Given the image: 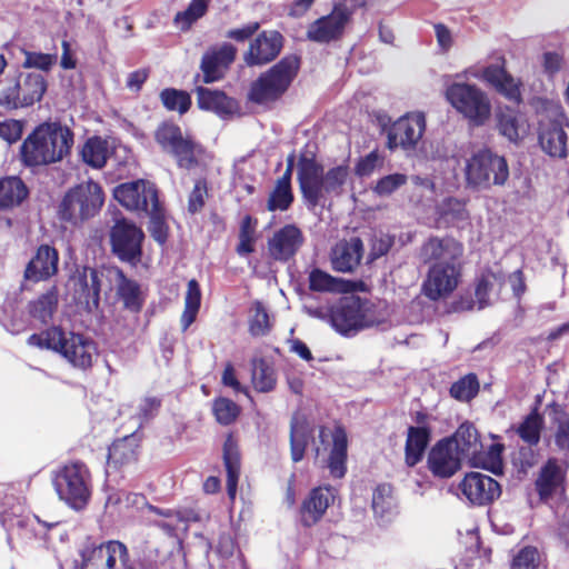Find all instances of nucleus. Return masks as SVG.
<instances>
[{
  "label": "nucleus",
  "instance_id": "1",
  "mask_svg": "<svg viewBox=\"0 0 569 569\" xmlns=\"http://www.w3.org/2000/svg\"><path fill=\"white\" fill-rule=\"evenodd\" d=\"M27 342L30 347L51 350L60 355L69 365L79 370L89 369L97 357V346L91 338L64 330L60 326H52L40 333H33Z\"/></svg>",
  "mask_w": 569,
  "mask_h": 569
},
{
  "label": "nucleus",
  "instance_id": "2",
  "mask_svg": "<svg viewBox=\"0 0 569 569\" xmlns=\"http://www.w3.org/2000/svg\"><path fill=\"white\" fill-rule=\"evenodd\" d=\"M73 143L72 131L58 122L39 124L23 141L21 156L28 166H44L61 161Z\"/></svg>",
  "mask_w": 569,
  "mask_h": 569
},
{
  "label": "nucleus",
  "instance_id": "3",
  "mask_svg": "<svg viewBox=\"0 0 569 569\" xmlns=\"http://www.w3.org/2000/svg\"><path fill=\"white\" fill-rule=\"evenodd\" d=\"M463 174L469 189L481 191L502 187L509 179V166L505 157L481 148L465 160Z\"/></svg>",
  "mask_w": 569,
  "mask_h": 569
},
{
  "label": "nucleus",
  "instance_id": "4",
  "mask_svg": "<svg viewBox=\"0 0 569 569\" xmlns=\"http://www.w3.org/2000/svg\"><path fill=\"white\" fill-rule=\"evenodd\" d=\"M542 104L546 113L538 121V144L550 158L566 159L569 157V120L557 102L545 100Z\"/></svg>",
  "mask_w": 569,
  "mask_h": 569
},
{
  "label": "nucleus",
  "instance_id": "5",
  "mask_svg": "<svg viewBox=\"0 0 569 569\" xmlns=\"http://www.w3.org/2000/svg\"><path fill=\"white\" fill-rule=\"evenodd\" d=\"M330 323L341 335H353L359 330L378 326L383 321L376 306L359 297H346L330 310Z\"/></svg>",
  "mask_w": 569,
  "mask_h": 569
},
{
  "label": "nucleus",
  "instance_id": "6",
  "mask_svg": "<svg viewBox=\"0 0 569 569\" xmlns=\"http://www.w3.org/2000/svg\"><path fill=\"white\" fill-rule=\"evenodd\" d=\"M446 98L473 126H483L491 116L487 92L475 83L455 81L447 87Z\"/></svg>",
  "mask_w": 569,
  "mask_h": 569
},
{
  "label": "nucleus",
  "instance_id": "7",
  "mask_svg": "<svg viewBox=\"0 0 569 569\" xmlns=\"http://www.w3.org/2000/svg\"><path fill=\"white\" fill-rule=\"evenodd\" d=\"M104 201L101 187L94 181L80 183L69 190L59 206L61 220L77 224L94 216Z\"/></svg>",
  "mask_w": 569,
  "mask_h": 569
},
{
  "label": "nucleus",
  "instance_id": "8",
  "mask_svg": "<svg viewBox=\"0 0 569 569\" xmlns=\"http://www.w3.org/2000/svg\"><path fill=\"white\" fill-rule=\"evenodd\" d=\"M59 498L74 509L83 508L90 498V475L81 462L61 468L53 478Z\"/></svg>",
  "mask_w": 569,
  "mask_h": 569
},
{
  "label": "nucleus",
  "instance_id": "9",
  "mask_svg": "<svg viewBox=\"0 0 569 569\" xmlns=\"http://www.w3.org/2000/svg\"><path fill=\"white\" fill-rule=\"evenodd\" d=\"M299 60L286 57L262 74L250 90V99L258 103L268 102L280 97L297 74Z\"/></svg>",
  "mask_w": 569,
  "mask_h": 569
},
{
  "label": "nucleus",
  "instance_id": "10",
  "mask_svg": "<svg viewBox=\"0 0 569 569\" xmlns=\"http://www.w3.org/2000/svg\"><path fill=\"white\" fill-rule=\"evenodd\" d=\"M47 90L44 77L38 72H21L0 90V106L12 110L32 106Z\"/></svg>",
  "mask_w": 569,
  "mask_h": 569
},
{
  "label": "nucleus",
  "instance_id": "11",
  "mask_svg": "<svg viewBox=\"0 0 569 569\" xmlns=\"http://www.w3.org/2000/svg\"><path fill=\"white\" fill-rule=\"evenodd\" d=\"M113 196L124 208L134 211H144L158 224L161 218V207L158 192L153 183L137 180L118 186Z\"/></svg>",
  "mask_w": 569,
  "mask_h": 569
},
{
  "label": "nucleus",
  "instance_id": "12",
  "mask_svg": "<svg viewBox=\"0 0 569 569\" xmlns=\"http://www.w3.org/2000/svg\"><path fill=\"white\" fill-rule=\"evenodd\" d=\"M156 140L163 150L174 156L179 167L190 169L198 163L201 147L189 137H184L178 126L161 124L156 131Z\"/></svg>",
  "mask_w": 569,
  "mask_h": 569
},
{
  "label": "nucleus",
  "instance_id": "13",
  "mask_svg": "<svg viewBox=\"0 0 569 569\" xmlns=\"http://www.w3.org/2000/svg\"><path fill=\"white\" fill-rule=\"evenodd\" d=\"M356 9L351 3L339 1L328 16L317 19L308 27V39L326 43L340 38Z\"/></svg>",
  "mask_w": 569,
  "mask_h": 569
},
{
  "label": "nucleus",
  "instance_id": "14",
  "mask_svg": "<svg viewBox=\"0 0 569 569\" xmlns=\"http://www.w3.org/2000/svg\"><path fill=\"white\" fill-rule=\"evenodd\" d=\"M426 130V118L422 112H410L396 120L387 129V147L389 150L401 148L415 150Z\"/></svg>",
  "mask_w": 569,
  "mask_h": 569
},
{
  "label": "nucleus",
  "instance_id": "15",
  "mask_svg": "<svg viewBox=\"0 0 569 569\" xmlns=\"http://www.w3.org/2000/svg\"><path fill=\"white\" fill-rule=\"evenodd\" d=\"M460 279L461 266L433 264L428 268L421 292L432 301L447 299L457 289Z\"/></svg>",
  "mask_w": 569,
  "mask_h": 569
},
{
  "label": "nucleus",
  "instance_id": "16",
  "mask_svg": "<svg viewBox=\"0 0 569 569\" xmlns=\"http://www.w3.org/2000/svg\"><path fill=\"white\" fill-rule=\"evenodd\" d=\"M463 246L452 237H430L421 246L419 258L429 267L433 264L461 266Z\"/></svg>",
  "mask_w": 569,
  "mask_h": 569
},
{
  "label": "nucleus",
  "instance_id": "17",
  "mask_svg": "<svg viewBox=\"0 0 569 569\" xmlns=\"http://www.w3.org/2000/svg\"><path fill=\"white\" fill-rule=\"evenodd\" d=\"M482 77L487 84L507 100L516 103L521 102L522 82L507 71L506 58L502 54H498L493 62L483 67Z\"/></svg>",
  "mask_w": 569,
  "mask_h": 569
},
{
  "label": "nucleus",
  "instance_id": "18",
  "mask_svg": "<svg viewBox=\"0 0 569 569\" xmlns=\"http://www.w3.org/2000/svg\"><path fill=\"white\" fill-rule=\"evenodd\" d=\"M142 239V231L126 220L117 221L111 230L113 252L133 266L140 261Z\"/></svg>",
  "mask_w": 569,
  "mask_h": 569
},
{
  "label": "nucleus",
  "instance_id": "19",
  "mask_svg": "<svg viewBox=\"0 0 569 569\" xmlns=\"http://www.w3.org/2000/svg\"><path fill=\"white\" fill-rule=\"evenodd\" d=\"M567 470L568 463L557 458H549L541 467L535 485L542 501L562 498L566 491Z\"/></svg>",
  "mask_w": 569,
  "mask_h": 569
},
{
  "label": "nucleus",
  "instance_id": "20",
  "mask_svg": "<svg viewBox=\"0 0 569 569\" xmlns=\"http://www.w3.org/2000/svg\"><path fill=\"white\" fill-rule=\"evenodd\" d=\"M100 276H103V273L89 267H82L77 268L69 281V286L73 290L74 300L84 305L89 311L99 307L101 291Z\"/></svg>",
  "mask_w": 569,
  "mask_h": 569
},
{
  "label": "nucleus",
  "instance_id": "21",
  "mask_svg": "<svg viewBox=\"0 0 569 569\" xmlns=\"http://www.w3.org/2000/svg\"><path fill=\"white\" fill-rule=\"evenodd\" d=\"M462 495L475 505H487L497 499L501 489L499 483L488 475L470 472L460 482Z\"/></svg>",
  "mask_w": 569,
  "mask_h": 569
},
{
  "label": "nucleus",
  "instance_id": "22",
  "mask_svg": "<svg viewBox=\"0 0 569 569\" xmlns=\"http://www.w3.org/2000/svg\"><path fill=\"white\" fill-rule=\"evenodd\" d=\"M323 168L313 156L301 154L298 162V181L307 203L316 207L320 203V183Z\"/></svg>",
  "mask_w": 569,
  "mask_h": 569
},
{
  "label": "nucleus",
  "instance_id": "23",
  "mask_svg": "<svg viewBox=\"0 0 569 569\" xmlns=\"http://www.w3.org/2000/svg\"><path fill=\"white\" fill-rule=\"evenodd\" d=\"M282 48V36L274 30L262 31L250 42L248 51L243 54L247 66H263L272 61Z\"/></svg>",
  "mask_w": 569,
  "mask_h": 569
},
{
  "label": "nucleus",
  "instance_id": "24",
  "mask_svg": "<svg viewBox=\"0 0 569 569\" xmlns=\"http://www.w3.org/2000/svg\"><path fill=\"white\" fill-rule=\"evenodd\" d=\"M462 461L465 460L455 449V443L447 439L437 442L428 455V468L439 478L452 477L461 468Z\"/></svg>",
  "mask_w": 569,
  "mask_h": 569
},
{
  "label": "nucleus",
  "instance_id": "25",
  "mask_svg": "<svg viewBox=\"0 0 569 569\" xmlns=\"http://www.w3.org/2000/svg\"><path fill=\"white\" fill-rule=\"evenodd\" d=\"M236 54L237 49L230 43H222L207 50L202 56L200 64L203 82L211 83L220 80L233 62Z\"/></svg>",
  "mask_w": 569,
  "mask_h": 569
},
{
  "label": "nucleus",
  "instance_id": "26",
  "mask_svg": "<svg viewBox=\"0 0 569 569\" xmlns=\"http://www.w3.org/2000/svg\"><path fill=\"white\" fill-rule=\"evenodd\" d=\"M455 443V449L465 461L472 466L486 467V458L482 456V443L479 440L477 429L471 423H462L452 438H447Z\"/></svg>",
  "mask_w": 569,
  "mask_h": 569
},
{
  "label": "nucleus",
  "instance_id": "27",
  "mask_svg": "<svg viewBox=\"0 0 569 569\" xmlns=\"http://www.w3.org/2000/svg\"><path fill=\"white\" fill-rule=\"evenodd\" d=\"M106 277L116 286L117 297L122 302L124 309L131 312H139L144 302V293L140 284L127 278L118 268L107 270Z\"/></svg>",
  "mask_w": 569,
  "mask_h": 569
},
{
  "label": "nucleus",
  "instance_id": "28",
  "mask_svg": "<svg viewBox=\"0 0 569 569\" xmlns=\"http://www.w3.org/2000/svg\"><path fill=\"white\" fill-rule=\"evenodd\" d=\"M336 492L331 487H318L310 491L300 508L301 522L306 527L316 525L335 501Z\"/></svg>",
  "mask_w": 569,
  "mask_h": 569
},
{
  "label": "nucleus",
  "instance_id": "29",
  "mask_svg": "<svg viewBox=\"0 0 569 569\" xmlns=\"http://www.w3.org/2000/svg\"><path fill=\"white\" fill-rule=\"evenodd\" d=\"M302 242L300 229L293 224H287L269 239V253L276 260L286 261L296 254Z\"/></svg>",
  "mask_w": 569,
  "mask_h": 569
},
{
  "label": "nucleus",
  "instance_id": "30",
  "mask_svg": "<svg viewBox=\"0 0 569 569\" xmlns=\"http://www.w3.org/2000/svg\"><path fill=\"white\" fill-rule=\"evenodd\" d=\"M58 251L48 244H41L24 270L27 280L38 282L47 280L58 271Z\"/></svg>",
  "mask_w": 569,
  "mask_h": 569
},
{
  "label": "nucleus",
  "instance_id": "31",
  "mask_svg": "<svg viewBox=\"0 0 569 569\" xmlns=\"http://www.w3.org/2000/svg\"><path fill=\"white\" fill-rule=\"evenodd\" d=\"M363 254V243L360 238L338 242L331 251V264L336 271L352 272L360 263Z\"/></svg>",
  "mask_w": 569,
  "mask_h": 569
},
{
  "label": "nucleus",
  "instance_id": "32",
  "mask_svg": "<svg viewBox=\"0 0 569 569\" xmlns=\"http://www.w3.org/2000/svg\"><path fill=\"white\" fill-rule=\"evenodd\" d=\"M319 438L323 443L329 438L332 439V448L328 459V467L330 472L336 478H341L346 473V459H347V435L345 430L337 427L333 431L321 428L319 431Z\"/></svg>",
  "mask_w": 569,
  "mask_h": 569
},
{
  "label": "nucleus",
  "instance_id": "33",
  "mask_svg": "<svg viewBox=\"0 0 569 569\" xmlns=\"http://www.w3.org/2000/svg\"><path fill=\"white\" fill-rule=\"evenodd\" d=\"M506 277L500 270H488L481 274L476 287V303L483 309L498 298Z\"/></svg>",
  "mask_w": 569,
  "mask_h": 569
},
{
  "label": "nucleus",
  "instance_id": "34",
  "mask_svg": "<svg viewBox=\"0 0 569 569\" xmlns=\"http://www.w3.org/2000/svg\"><path fill=\"white\" fill-rule=\"evenodd\" d=\"M223 462L227 470L228 497L233 501L237 495L241 463L238 442L232 435H228L223 443Z\"/></svg>",
  "mask_w": 569,
  "mask_h": 569
},
{
  "label": "nucleus",
  "instance_id": "35",
  "mask_svg": "<svg viewBox=\"0 0 569 569\" xmlns=\"http://www.w3.org/2000/svg\"><path fill=\"white\" fill-rule=\"evenodd\" d=\"M197 96L198 106L203 110L213 111L219 116L232 114L237 110L236 101L222 91L199 87L197 88Z\"/></svg>",
  "mask_w": 569,
  "mask_h": 569
},
{
  "label": "nucleus",
  "instance_id": "36",
  "mask_svg": "<svg viewBox=\"0 0 569 569\" xmlns=\"http://www.w3.org/2000/svg\"><path fill=\"white\" fill-rule=\"evenodd\" d=\"M497 127L505 138L517 143L527 134V122L525 118L512 109L500 110L497 114Z\"/></svg>",
  "mask_w": 569,
  "mask_h": 569
},
{
  "label": "nucleus",
  "instance_id": "37",
  "mask_svg": "<svg viewBox=\"0 0 569 569\" xmlns=\"http://www.w3.org/2000/svg\"><path fill=\"white\" fill-rule=\"evenodd\" d=\"M93 558L103 561L107 569H114L118 562L126 565L127 547L119 541H109L93 551ZM81 569H92L91 560L84 561Z\"/></svg>",
  "mask_w": 569,
  "mask_h": 569
},
{
  "label": "nucleus",
  "instance_id": "38",
  "mask_svg": "<svg viewBox=\"0 0 569 569\" xmlns=\"http://www.w3.org/2000/svg\"><path fill=\"white\" fill-rule=\"evenodd\" d=\"M58 308V291L54 287L28 303L29 315L46 325L51 321Z\"/></svg>",
  "mask_w": 569,
  "mask_h": 569
},
{
  "label": "nucleus",
  "instance_id": "39",
  "mask_svg": "<svg viewBox=\"0 0 569 569\" xmlns=\"http://www.w3.org/2000/svg\"><path fill=\"white\" fill-rule=\"evenodd\" d=\"M21 511L22 505L19 499L10 493L8 488H0V522L8 531L14 526H22Z\"/></svg>",
  "mask_w": 569,
  "mask_h": 569
},
{
  "label": "nucleus",
  "instance_id": "40",
  "mask_svg": "<svg viewBox=\"0 0 569 569\" xmlns=\"http://www.w3.org/2000/svg\"><path fill=\"white\" fill-rule=\"evenodd\" d=\"M429 442V432L426 428L410 427L406 441V463L416 466L423 457Z\"/></svg>",
  "mask_w": 569,
  "mask_h": 569
},
{
  "label": "nucleus",
  "instance_id": "41",
  "mask_svg": "<svg viewBox=\"0 0 569 569\" xmlns=\"http://www.w3.org/2000/svg\"><path fill=\"white\" fill-rule=\"evenodd\" d=\"M310 436L311 429L306 419L295 416L291 420L290 429L291 458L295 462H298L303 458Z\"/></svg>",
  "mask_w": 569,
  "mask_h": 569
},
{
  "label": "nucleus",
  "instance_id": "42",
  "mask_svg": "<svg viewBox=\"0 0 569 569\" xmlns=\"http://www.w3.org/2000/svg\"><path fill=\"white\" fill-rule=\"evenodd\" d=\"M28 190L22 180L18 177L0 179V208H9L22 202Z\"/></svg>",
  "mask_w": 569,
  "mask_h": 569
},
{
  "label": "nucleus",
  "instance_id": "43",
  "mask_svg": "<svg viewBox=\"0 0 569 569\" xmlns=\"http://www.w3.org/2000/svg\"><path fill=\"white\" fill-rule=\"evenodd\" d=\"M251 381L259 392L272 391L277 383L274 368L263 359H254L252 361Z\"/></svg>",
  "mask_w": 569,
  "mask_h": 569
},
{
  "label": "nucleus",
  "instance_id": "44",
  "mask_svg": "<svg viewBox=\"0 0 569 569\" xmlns=\"http://www.w3.org/2000/svg\"><path fill=\"white\" fill-rule=\"evenodd\" d=\"M348 178L349 168L345 164L333 167L323 173L320 183V200L325 197V194H341Z\"/></svg>",
  "mask_w": 569,
  "mask_h": 569
},
{
  "label": "nucleus",
  "instance_id": "45",
  "mask_svg": "<svg viewBox=\"0 0 569 569\" xmlns=\"http://www.w3.org/2000/svg\"><path fill=\"white\" fill-rule=\"evenodd\" d=\"M109 156L108 142L100 137L87 140L81 150L82 160L92 168H102Z\"/></svg>",
  "mask_w": 569,
  "mask_h": 569
},
{
  "label": "nucleus",
  "instance_id": "46",
  "mask_svg": "<svg viewBox=\"0 0 569 569\" xmlns=\"http://www.w3.org/2000/svg\"><path fill=\"white\" fill-rule=\"evenodd\" d=\"M134 437L127 436L114 441L109 448L108 461L114 466H122L131 462L137 456V445Z\"/></svg>",
  "mask_w": 569,
  "mask_h": 569
},
{
  "label": "nucleus",
  "instance_id": "47",
  "mask_svg": "<svg viewBox=\"0 0 569 569\" xmlns=\"http://www.w3.org/2000/svg\"><path fill=\"white\" fill-rule=\"evenodd\" d=\"M396 498L392 487L387 483L377 486L372 493V510L377 517L385 518L396 511Z\"/></svg>",
  "mask_w": 569,
  "mask_h": 569
},
{
  "label": "nucleus",
  "instance_id": "48",
  "mask_svg": "<svg viewBox=\"0 0 569 569\" xmlns=\"http://www.w3.org/2000/svg\"><path fill=\"white\" fill-rule=\"evenodd\" d=\"M201 303V290L197 280L191 279L188 282L184 297V310L181 316V326L187 330L196 320Z\"/></svg>",
  "mask_w": 569,
  "mask_h": 569
},
{
  "label": "nucleus",
  "instance_id": "49",
  "mask_svg": "<svg viewBox=\"0 0 569 569\" xmlns=\"http://www.w3.org/2000/svg\"><path fill=\"white\" fill-rule=\"evenodd\" d=\"M310 289L322 292H345L349 289V283L340 278H335L329 273L315 269L309 276Z\"/></svg>",
  "mask_w": 569,
  "mask_h": 569
},
{
  "label": "nucleus",
  "instance_id": "50",
  "mask_svg": "<svg viewBox=\"0 0 569 569\" xmlns=\"http://www.w3.org/2000/svg\"><path fill=\"white\" fill-rule=\"evenodd\" d=\"M158 515L166 517L168 520L160 522V526L169 532L176 530H186L187 522L197 521L198 516L193 511H174L171 509H153Z\"/></svg>",
  "mask_w": 569,
  "mask_h": 569
},
{
  "label": "nucleus",
  "instance_id": "51",
  "mask_svg": "<svg viewBox=\"0 0 569 569\" xmlns=\"http://www.w3.org/2000/svg\"><path fill=\"white\" fill-rule=\"evenodd\" d=\"M209 0H192L184 11L176 14L173 23L180 30H188L191 24L200 19L208 9Z\"/></svg>",
  "mask_w": 569,
  "mask_h": 569
},
{
  "label": "nucleus",
  "instance_id": "52",
  "mask_svg": "<svg viewBox=\"0 0 569 569\" xmlns=\"http://www.w3.org/2000/svg\"><path fill=\"white\" fill-rule=\"evenodd\" d=\"M479 391V381L476 375L469 373L458 381H456L450 388V395L459 401H469L477 396Z\"/></svg>",
  "mask_w": 569,
  "mask_h": 569
},
{
  "label": "nucleus",
  "instance_id": "53",
  "mask_svg": "<svg viewBox=\"0 0 569 569\" xmlns=\"http://www.w3.org/2000/svg\"><path fill=\"white\" fill-rule=\"evenodd\" d=\"M542 563V555L538 548L526 546L512 558L510 569H539Z\"/></svg>",
  "mask_w": 569,
  "mask_h": 569
},
{
  "label": "nucleus",
  "instance_id": "54",
  "mask_svg": "<svg viewBox=\"0 0 569 569\" xmlns=\"http://www.w3.org/2000/svg\"><path fill=\"white\" fill-rule=\"evenodd\" d=\"M270 329L271 322L266 308L261 302H254L249 319L250 333L254 337H261L267 335Z\"/></svg>",
  "mask_w": 569,
  "mask_h": 569
},
{
  "label": "nucleus",
  "instance_id": "55",
  "mask_svg": "<svg viewBox=\"0 0 569 569\" xmlns=\"http://www.w3.org/2000/svg\"><path fill=\"white\" fill-rule=\"evenodd\" d=\"M212 411L220 425L228 426L236 421L240 413V408L232 400L221 397L213 401Z\"/></svg>",
  "mask_w": 569,
  "mask_h": 569
},
{
  "label": "nucleus",
  "instance_id": "56",
  "mask_svg": "<svg viewBox=\"0 0 569 569\" xmlns=\"http://www.w3.org/2000/svg\"><path fill=\"white\" fill-rule=\"evenodd\" d=\"M161 101L168 110L184 113L188 111L191 100L187 92L177 89H164L160 93Z\"/></svg>",
  "mask_w": 569,
  "mask_h": 569
},
{
  "label": "nucleus",
  "instance_id": "57",
  "mask_svg": "<svg viewBox=\"0 0 569 569\" xmlns=\"http://www.w3.org/2000/svg\"><path fill=\"white\" fill-rule=\"evenodd\" d=\"M542 418L537 413L529 415L519 426L518 433L528 445H537L540 440Z\"/></svg>",
  "mask_w": 569,
  "mask_h": 569
},
{
  "label": "nucleus",
  "instance_id": "58",
  "mask_svg": "<svg viewBox=\"0 0 569 569\" xmlns=\"http://www.w3.org/2000/svg\"><path fill=\"white\" fill-rule=\"evenodd\" d=\"M292 201L293 194L291 187L276 183L269 196L267 208L270 211H284L291 206Z\"/></svg>",
  "mask_w": 569,
  "mask_h": 569
},
{
  "label": "nucleus",
  "instance_id": "59",
  "mask_svg": "<svg viewBox=\"0 0 569 569\" xmlns=\"http://www.w3.org/2000/svg\"><path fill=\"white\" fill-rule=\"evenodd\" d=\"M439 213L451 221H460L468 218L466 202L457 198H447L439 206Z\"/></svg>",
  "mask_w": 569,
  "mask_h": 569
},
{
  "label": "nucleus",
  "instance_id": "60",
  "mask_svg": "<svg viewBox=\"0 0 569 569\" xmlns=\"http://www.w3.org/2000/svg\"><path fill=\"white\" fill-rule=\"evenodd\" d=\"M408 178L403 173H392L379 179L373 188V191L380 197H387L406 184Z\"/></svg>",
  "mask_w": 569,
  "mask_h": 569
},
{
  "label": "nucleus",
  "instance_id": "61",
  "mask_svg": "<svg viewBox=\"0 0 569 569\" xmlns=\"http://www.w3.org/2000/svg\"><path fill=\"white\" fill-rule=\"evenodd\" d=\"M253 242L254 226L252 224L251 218L247 216L241 222L237 252L241 256L251 253L253 251Z\"/></svg>",
  "mask_w": 569,
  "mask_h": 569
},
{
  "label": "nucleus",
  "instance_id": "62",
  "mask_svg": "<svg viewBox=\"0 0 569 569\" xmlns=\"http://www.w3.org/2000/svg\"><path fill=\"white\" fill-rule=\"evenodd\" d=\"M56 62L57 54L26 51L22 64L26 68H36L42 71H49Z\"/></svg>",
  "mask_w": 569,
  "mask_h": 569
},
{
  "label": "nucleus",
  "instance_id": "63",
  "mask_svg": "<svg viewBox=\"0 0 569 569\" xmlns=\"http://www.w3.org/2000/svg\"><path fill=\"white\" fill-rule=\"evenodd\" d=\"M393 244V237L388 234V233H383V232H379V233H376L373 236V238L371 239V250H370V259L371 260H376L385 254L388 253V251L390 250V248L392 247Z\"/></svg>",
  "mask_w": 569,
  "mask_h": 569
},
{
  "label": "nucleus",
  "instance_id": "64",
  "mask_svg": "<svg viewBox=\"0 0 569 569\" xmlns=\"http://www.w3.org/2000/svg\"><path fill=\"white\" fill-rule=\"evenodd\" d=\"M381 163L382 158L380 154L377 151H371L358 161L356 173L360 177L370 176Z\"/></svg>",
  "mask_w": 569,
  "mask_h": 569
}]
</instances>
